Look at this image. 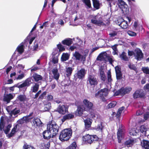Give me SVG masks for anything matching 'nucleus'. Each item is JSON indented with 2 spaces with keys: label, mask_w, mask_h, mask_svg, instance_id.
Instances as JSON below:
<instances>
[{
  "label": "nucleus",
  "mask_w": 149,
  "mask_h": 149,
  "mask_svg": "<svg viewBox=\"0 0 149 149\" xmlns=\"http://www.w3.org/2000/svg\"><path fill=\"white\" fill-rule=\"evenodd\" d=\"M72 134V130L70 128L65 129L60 133L59 139L62 141H67L71 138Z\"/></svg>",
  "instance_id": "nucleus-1"
},
{
  "label": "nucleus",
  "mask_w": 149,
  "mask_h": 149,
  "mask_svg": "<svg viewBox=\"0 0 149 149\" xmlns=\"http://www.w3.org/2000/svg\"><path fill=\"white\" fill-rule=\"evenodd\" d=\"M47 129L50 131L52 134V138H53L58 133L59 127L54 121L52 120L47 124Z\"/></svg>",
  "instance_id": "nucleus-2"
},
{
  "label": "nucleus",
  "mask_w": 149,
  "mask_h": 149,
  "mask_svg": "<svg viewBox=\"0 0 149 149\" xmlns=\"http://www.w3.org/2000/svg\"><path fill=\"white\" fill-rule=\"evenodd\" d=\"M108 94V89L107 88H104L100 89L96 93L95 97L96 98L100 99L102 101L106 102L107 100L105 97Z\"/></svg>",
  "instance_id": "nucleus-3"
},
{
  "label": "nucleus",
  "mask_w": 149,
  "mask_h": 149,
  "mask_svg": "<svg viewBox=\"0 0 149 149\" xmlns=\"http://www.w3.org/2000/svg\"><path fill=\"white\" fill-rule=\"evenodd\" d=\"M98 138L96 135L86 134L82 137L84 142L86 144H91L94 141H97Z\"/></svg>",
  "instance_id": "nucleus-4"
},
{
  "label": "nucleus",
  "mask_w": 149,
  "mask_h": 149,
  "mask_svg": "<svg viewBox=\"0 0 149 149\" xmlns=\"http://www.w3.org/2000/svg\"><path fill=\"white\" fill-rule=\"evenodd\" d=\"M146 93L142 89L136 90L132 95L134 99L138 98L145 99L146 97Z\"/></svg>",
  "instance_id": "nucleus-5"
},
{
  "label": "nucleus",
  "mask_w": 149,
  "mask_h": 149,
  "mask_svg": "<svg viewBox=\"0 0 149 149\" xmlns=\"http://www.w3.org/2000/svg\"><path fill=\"white\" fill-rule=\"evenodd\" d=\"M132 90V88L130 86H127L125 88L122 87L115 93L116 95H120L123 96L129 93Z\"/></svg>",
  "instance_id": "nucleus-6"
},
{
  "label": "nucleus",
  "mask_w": 149,
  "mask_h": 149,
  "mask_svg": "<svg viewBox=\"0 0 149 149\" xmlns=\"http://www.w3.org/2000/svg\"><path fill=\"white\" fill-rule=\"evenodd\" d=\"M97 15L93 16L92 19H91V22L93 24L99 26L104 25L105 24L102 20V17H100L98 19H97Z\"/></svg>",
  "instance_id": "nucleus-7"
},
{
  "label": "nucleus",
  "mask_w": 149,
  "mask_h": 149,
  "mask_svg": "<svg viewBox=\"0 0 149 149\" xmlns=\"http://www.w3.org/2000/svg\"><path fill=\"white\" fill-rule=\"evenodd\" d=\"M83 105H81L83 108L84 109H85V111H90L93 109V104L92 103L90 102L86 99H84L83 101Z\"/></svg>",
  "instance_id": "nucleus-8"
},
{
  "label": "nucleus",
  "mask_w": 149,
  "mask_h": 149,
  "mask_svg": "<svg viewBox=\"0 0 149 149\" xmlns=\"http://www.w3.org/2000/svg\"><path fill=\"white\" fill-rule=\"evenodd\" d=\"M88 81L91 86L95 87L98 84V81L94 75H90L88 78Z\"/></svg>",
  "instance_id": "nucleus-9"
},
{
  "label": "nucleus",
  "mask_w": 149,
  "mask_h": 149,
  "mask_svg": "<svg viewBox=\"0 0 149 149\" xmlns=\"http://www.w3.org/2000/svg\"><path fill=\"white\" fill-rule=\"evenodd\" d=\"M68 108L65 105H59L57 108L56 111L59 113L64 115L68 112Z\"/></svg>",
  "instance_id": "nucleus-10"
},
{
  "label": "nucleus",
  "mask_w": 149,
  "mask_h": 149,
  "mask_svg": "<svg viewBox=\"0 0 149 149\" xmlns=\"http://www.w3.org/2000/svg\"><path fill=\"white\" fill-rule=\"evenodd\" d=\"M76 110L74 112V114L76 116H81L83 114V112L85 111V109L81 105L77 106Z\"/></svg>",
  "instance_id": "nucleus-11"
},
{
  "label": "nucleus",
  "mask_w": 149,
  "mask_h": 149,
  "mask_svg": "<svg viewBox=\"0 0 149 149\" xmlns=\"http://www.w3.org/2000/svg\"><path fill=\"white\" fill-rule=\"evenodd\" d=\"M134 51L136 54V59L138 61L141 60L143 58L144 54L142 51L139 48H136L134 50Z\"/></svg>",
  "instance_id": "nucleus-12"
},
{
  "label": "nucleus",
  "mask_w": 149,
  "mask_h": 149,
  "mask_svg": "<svg viewBox=\"0 0 149 149\" xmlns=\"http://www.w3.org/2000/svg\"><path fill=\"white\" fill-rule=\"evenodd\" d=\"M135 143V140L132 137H130L127 139L124 143L125 147H132Z\"/></svg>",
  "instance_id": "nucleus-13"
},
{
  "label": "nucleus",
  "mask_w": 149,
  "mask_h": 149,
  "mask_svg": "<svg viewBox=\"0 0 149 149\" xmlns=\"http://www.w3.org/2000/svg\"><path fill=\"white\" fill-rule=\"evenodd\" d=\"M86 74L85 69L84 68H81L76 73L77 77L80 79H82L84 77Z\"/></svg>",
  "instance_id": "nucleus-14"
},
{
  "label": "nucleus",
  "mask_w": 149,
  "mask_h": 149,
  "mask_svg": "<svg viewBox=\"0 0 149 149\" xmlns=\"http://www.w3.org/2000/svg\"><path fill=\"white\" fill-rule=\"evenodd\" d=\"M85 127L86 130H88L91 127L93 120L89 118H87L84 120Z\"/></svg>",
  "instance_id": "nucleus-15"
},
{
  "label": "nucleus",
  "mask_w": 149,
  "mask_h": 149,
  "mask_svg": "<svg viewBox=\"0 0 149 149\" xmlns=\"http://www.w3.org/2000/svg\"><path fill=\"white\" fill-rule=\"evenodd\" d=\"M74 69V68L71 67L66 68L65 74L67 78L70 79Z\"/></svg>",
  "instance_id": "nucleus-16"
},
{
  "label": "nucleus",
  "mask_w": 149,
  "mask_h": 149,
  "mask_svg": "<svg viewBox=\"0 0 149 149\" xmlns=\"http://www.w3.org/2000/svg\"><path fill=\"white\" fill-rule=\"evenodd\" d=\"M52 133L49 130L47 129L44 131L42 133L43 137L45 139L48 140L52 137Z\"/></svg>",
  "instance_id": "nucleus-17"
},
{
  "label": "nucleus",
  "mask_w": 149,
  "mask_h": 149,
  "mask_svg": "<svg viewBox=\"0 0 149 149\" xmlns=\"http://www.w3.org/2000/svg\"><path fill=\"white\" fill-rule=\"evenodd\" d=\"M74 117V114L72 113H68L64 115L61 119V121L62 123L64 122L66 120H70L73 119Z\"/></svg>",
  "instance_id": "nucleus-18"
},
{
  "label": "nucleus",
  "mask_w": 149,
  "mask_h": 149,
  "mask_svg": "<svg viewBox=\"0 0 149 149\" xmlns=\"http://www.w3.org/2000/svg\"><path fill=\"white\" fill-rule=\"evenodd\" d=\"M32 81H33L32 77H31L27 78L22 83V86H23V87L29 86L31 84L33 83Z\"/></svg>",
  "instance_id": "nucleus-19"
},
{
  "label": "nucleus",
  "mask_w": 149,
  "mask_h": 149,
  "mask_svg": "<svg viewBox=\"0 0 149 149\" xmlns=\"http://www.w3.org/2000/svg\"><path fill=\"white\" fill-rule=\"evenodd\" d=\"M120 20L121 22H120V23H119V22H118V25L123 29H126L127 28L128 25L127 22L125 21L123 19H121Z\"/></svg>",
  "instance_id": "nucleus-20"
},
{
  "label": "nucleus",
  "mask_w": 149,
  "mask_h": 149,
  "mask_svg": "<svg viewBox=\"0 0 149 149\" xmlns=\"http://www.w3.org/2000/svg\"><path fill=\"white\" fill-rule=\"evenodd\" d=\"M148 128L147 125H143L140 126L139 127V131L142 133L143 135L146 136V132Z\"/></svg>",
  "instance_id": "nucleus-21"
},
{
  "label": "nucleus",
  "mask_w": 149,
  "mask_h": 149,
  "mask_svg": "<svg viewBox=\"0 0 149 149\" xmlns=\"http://www.w3.org/2000/svg\"><path fill=\"white\" fill-rule=\"evenodd\" d=\"M123 130L121 128H119L117 133V139L118 142L120 143L121 142L122 140V134Z\"/></svg>",
  "instance_id": "nucleus-22"
},
{
  "label": "nucleus",
  "mask_w": 149,
  "mask_h": 149,
  "mask_svg": "<svg viewBox=\"0 0 149 149\" xmlns=\"http://www.w3.org/2000/svg\"><path fill=\"white\" fill-rule=\"evenodd\" d=\"M73 43L72 39L70 38H68L63 40L62 43L63 45L70 46Z\"/></svg>",
  "instance_id": "nucleus-23"
},
{
  "label": "nucleus",
  "mask_w": 149,
  "mask_h": 149,
  "mask_svg": "<svg viewBox=\"0 0 149 149\" xmlns=\"http://www.w3.org/2000/svg\"><path fill=\"white\" fill-rule=\"evenodd\" d=\"M13 97L12 94L11 93H9L7 94L6 96H4L3 97V100L4 101H6L7 103H9L10 100L13 99Z\"/></svg>",
  "instance_id": "nucleus-24"
},
{
  "label": "nucleus",
  "mask_w": 149,
  "mask_h": 149,
  "mask_svg": "<svg viewBox=\"0 0 149 149\" xmlns=\"http://www.w3.org/2000/svg\"><path fill=\"white\" fill-rule=\"evenodd\" d=\"M31 77L33 78L34 81L36 82H38L39 81L41 80L42 79V77L41 75L36 73H34Z\"/></svg>",
  "instance_id": "nucleus-25"
},
{
  "label": "nucleus",
  "mask_w": 149,
  "mask_h": 149,
  "mask_svg": "<svg viewBox=\"0 0 149 149\" xmlns=\"http://www.w3.org/2000/svg\"><path fill=\"white\" fill-rule=\"evenodd\" d=\"M141 145L143 148H149V141L143 139L141 142Z\"/></svg>",
  "instance_id": "nucleus-26"
},
{
  "label": "nucleus",
  "mask_w": 149,
  "mask_h": 149,
  "mask_svg": "<svg viewBox=\"0 0 149 149\" xmlns=\"http://www.w3.org/2000/svg\"><path fill=\"white\" fill-rule=\"evenodd\" d=\"M56 53L54 52L52 53V62L54 64L58 63V56H56Z\"/></svg>",
  "instance_id": "nucleus-27"
},
{
  "label": "nucleus",
  "mask_w": 149,
  "mask_h": 149,
  "mask_svg": "<svg viewBox=\"0 0 149 149\" xmlns=\"http://www.w3.org/2000/svg\"><path fill=\"white\" fill-rule=\"evenodd\" d=\"M70 55L68 53H63L61 57V61H65L68 60L70 58Z\"/></svg>",
  "instance_id": "nucleus-28"
},
{
  "label": "nucleus",
  "mask_w": 149,
  "mask_h": 149,
  "mask_svg": "<svg viewBox=\"0 0 149 149\" xmlns=\"http://www.w3.org/2000/svg\"><path fill=\"white\" fill-rule=\"evenodd\" d=\"M33 122L34 125L36 126H40L42 123L40 119L38 118H34Z\"/></svg>",
  "instance_id": "nucleus-29"
},
{
  "label": "nucleus",
  "mask_w": 149,
  "mask_h": 149,
  "mask_svg": "<svg viewBox=\"0 0 149 149\" xmlns=\"http://www.w3.org/2000/svg\"><path fill=\"white\" fill-rule=\"evenodd\" d=\"M119 57L122 60L126 61H128V58L127 56V53L124 52H123L119 55Z\"/></svg>",
  "instance_id": "nucleus-30"
},
{
  "label": "nucleus",
  "mask_w": 149,
  "mask_h": 149,
  "mask_svg": "<svg viewBox=\"0 0 149 149\" xmlns=\"http://www.w3.org/2000/svg\"><path fill=\"white\" fill-rule=\"evenodd\" d=\"M93 5L94 8L96 10H98L100 8V3L97 0H92Z\"/></svg>",
  "instance_id": "nucleus-31"
},
{
  "label": "nucleus",
  "mask_w": 149,
  "mask_h": 149,
  "mask_svg": "<svg viewBox=\"0 0 149 149\" xmlns=\"http://www.w3.org/2000/svg\"><path fill=\"white\" fill-rule=\"evenodd\" d=\"M82 1L86 6V8L87 9L92 8L90 0H82Z\"/></svg>",
  "instance_id": "nucleus-32"
},
{
  "label": "nucleus",
  "mask_w": 149,
  "mask_h": 149,
  "mask_svg": "<svg viewBox=\"0 0 149 149\" xmlns=\"http://www.w3.org/2000/svg\"><path fill=\"white\" fill-rule=\"evenodd\" d=\"M17 98L21 102H24L27 101L26 97L24 94L20 95H18Z\"/></svg>",
  "instance_id": "nucleus-33"
},
{
  "label": "nucleus",
  "mask_w": 149,
  "mask_h": 149,
  "mask_svg": "<svg viewBox=\"0 0 149 149\" xmlns=\"http://www.w3.org/2000/svg\"><path fill=\"white\" fill-rule=\"evenodd\" d=\"M20 112L19 109H17V108H15L14 109L11 111L9 113L10 116L11 117L13 115H15L19 113Z\"/></svg>",
  "instance_id": "nucleus-34"
},
{
  "label": "nucleus",
  "mask_w": 149,
  "mask_h": 149,
  "mask_svg": "<svg viewBox=\"0 0 149 149\" xmlns=\"http://www.w3.org/2000/svg\"><path fill=\"white\" fill-rule=\"evenodd\" d=\"M102 123L101 122L100 124H98L97 126H95L94 129L97 131H99L100 130L101 131H102L103 129L104 126L102 125Z\"/></svg>",
  "instance_id": "nucleus-35"
},
{
  "label": "nucleus",
  "mask_w": 149,
  "mask_h": 149,
  "mask_svg": "<svg viewBox=\"0 0 149 149\" xmlns=\"http://www.w3.org/2000/svg\"><path fill=\"white\" fill-rule=\"evenodd\" d=\"M24 45L21 44L20 45L18 46L17 48V52L20 54H22L24 52Z\"/></svg>",
  "instance_id": "nucleus-36"
},
{
  "label": "nucleus",
  "mask_w": 149,
  "mask_h": 149,
  "mask_svg": "<svg viewBox=\"0 0 149 149\" xmlns=\"http://www.w3.org/2000/svg\"><path fill=\"white\" fill-rule=\"evenodd\" d=\"M39 85L37 83H35L34 85L32 87V92L36 93L38 90Z\"/></svg>",
  "instance_id": "nucleus-37"
},
{
  "label": "nucleus",
  "mask_w": 149,
  "mask_h": 149,
  "mask_svg": "<svg viewBox=\"0 0 149 149\" xmlns=\"http://www.w3.org/2000/svg\"><path fill=\"white\" fill-rule=\"evenodd\" d=\"M125 109V107L123 106L120 108L118 110L117 113L116 114V116L117 118H119L121 114V113L122 111L123 110Z\"/></svg>",
  "instance_id": "nucleus-38"
},
{
  "label": "nucleus",
  "mask_w": 149,
  "mask_h": 149,
  "mask_svg": "<svg viewBox=\"0 0 149 149\" xmlns=\"http://www.w3.org/2000/svg\"><path fill=\"white\" fill-rule=\"evenodd\" d=\"M81 54L78 52L75 51L73 54V56L75 58L76 60H80L81 57Z\"/></svg>",
  "instance_id": "nucleus-39"
},
{
  "label": "nucleus",
  "mask_w": 149,
  "mask_h": 149,
  "mask_svg": "<svg viewBox=\"0 0 149 149\" xmlns=\"http://www.w3.org/2000/svg\"><path fill=\"white\" fill-rule=\"evenodd\" d=\"M51 107V103L48 102L44 105V109L45 111H48L49 110Z\"/></svg>",
  "instance_id": "nucleus-40"
},
{
  "label": "nucleus",
  "mask_w": 149,
  "mask_h": 149,
  "mask_svg": "<svg viewBox=\"0 0 149 149\" xmlns=\"http://www.w3.org/2000/svg\"><path fill=\"white\" fill-rule=\"evenodd\" d=\"M117 103V102L115 101H112L107 105V107L109 109L113 108L115 106Z\"/></svg>",
  "instance_id": "nucleus-41"
},
{
  "label": "nucleus",
  "mask_w": 149,
  "mask_h": 149,
  "mask_svg": "<svg viewBox=\"0 0 149 149\" xmlns=\"http://www.w3.org/2000/svg\"><path fill=\"white\" fill-rule=\"evenodd\" d=\"M57 46L60 52H63L65 50V48L62 45L61 43L57 45Z\"/></svg>",
  "instance_id": "nucleus-42"
},
{
  "label": "nucleus",
  "mask_w": 149,
  "mask_h": 149,
  "mask_svg": "<svg viewBox=\"0 0 149 149\" xmlns=\"http://www.w3.org/2000/svg\"><path fill=\"white\" fill-rule=\"evenodd\" d=\"M77 147L76 143L75 141H74L68 146V149H76Z\"/></svg>",
  "instance_id": "nucleus-43"
},
{
  "label": "nucleus",
  "mask_w": 149,
  "mask_h": 149,
  "mask_svg": "<svg viewBox=\"0 0 149 149\" xmlns=\"http://www.w3.org/2000/svg\"><path fill=\"white\" fill-rule=\"evenodd\" d=\"M141 70L144 73L149 74V68L148 67H143L141 68Z\"/></svg>",
  "instance_id": "nucleus-44"
},
{
  "label": "nucleus",
  "mask_w": 149,
  "mask_h": 149,
  "mask_svg": "<svg viewBox=\"0 0 149 149\" xmlns=\"http://www.w3.org/2000/svg\"><path fill=\"white\" fill-rule=\"evenodd\" d=\"M12 125L11 124H9L8 125L5 130H3L4 133L6 134H7L9 132L10 130V128L11 127Z\"/></svg>",
  "instance_id": "nucleus-45"
},
{
  "label": "nucleus",
  "mask_w": 149,
  "mask_h": 149,
  "mask_svg": "<svg viewBox=\"0 0 149 149\" xmlns=\"http://www.w3.org/2000/svg\"><path fill=\"white\" fill-rule=\"evenodd\" d=\"M112 80L111 72L110 71H109L107 72V81L109 83L111 82Z\"/></svg>",
  "instance_id": "nucleus-46"
},
{
  "label": "nucleus",
  "mask_w": 149,
  "mask_h": 149,
  "mask_svg": "<svg viewBox=\"0 0 149 149\" xmlns=\"http://www.w3.org/2000/svg\"><path fill=\"white\" fill-rule=\"evenodd\" d=\"M127 33L130 36H136V33L131 31L129 30L127 31Z\"/></svg>",
  "instance_id": "nucleus-47"
},
{
  "label": "nucleus",
  "mask_w": 149,
  "mask_h": 149,
  "mask_svg": "<svg viewBox=\"0 0 149 149\" xmlns=\"http://www.w3.org/2000/svg\"><path fill=\"white\" fill-rule=\"evenodd\" d=\"M116 78L117 80H120L123 78L122 73L121 72L116 73Z\"/></svg>",
  "instance_id": "nucleus-48"
},
{
  "label": "nucleus",
  "mask_w": 149,
  "mask_h": 149,
  "mask_svg": "<svg viewBox=\"0 0 149 149\" xmlns=\"http://www.w3.org/2000/svg\"><path fill=\"white\" fill-rule=\"evenodd\" d=\"M105 55H103L102 54H100L97 56V60L101 61L102 59L104 58Z\"/></svg>",
  "instance_id": "nucleus-49"
},
{
  "label": "nucleus",
  "mask_w": 149,
  "mask_h": 149,
  "mask_svg": "<svg viewBox=\"0 0 149 149\" xmlns=\"http://www.w3.org/2000/svg\"><path fill=\"white\" fill-rule=\"evenodd\" d=\"M39 45L38 44V43H35L34 45L32 48V50L33 51H35L37 50V49L38 48Z\"/></svg>",
  "instance_id": "nucleus-50"
},
{
  "label": "nucleus",
  "mask_w": 149,
  "mask_h": 149,
  "mask_svg": "<svg viewBox=\"0 0 149 149\" xmlns=\"http://www.w3.org/2000/svg\"><path fill=\"white\" fill-rule=\"evenodd\" d=\"M47 93V92L46 91L43 92L39 97V99H43L44 98V97L46 95Z\"/></svg>",
  "instance_id": "nucleus-51"
},
{
  "label": "nucleus",
  "mask_w": 149,
  "mask_h": 149,
  "mask_svg": "<svg viewBox=\"0 0 149 149\" xmlns=\"http://www.w3.org/2000/svg\"><path fill=\"white\" fill-rule=\"evenodd\" d=\"M115 70L116 73L121 72V68L118 66L115 67Z\"/></svg>",
  "instance_id": "nucleus-52"
},
{
  "label": "nucleus",
  "mask_w": 149,
  "mask_h": 149,
  "mask_svg": "<svg viewBox=\"0 0 149 149\" xmlns=\"http://www.w3.org/2000/svg\"><path fill=\"white\" fill-rule=\"evenodd\" d=\"M105 57L107 58L109 63L110 64H112L113 63V61L112 58L110 57V56H107V55H105Z\"/></svg>",
  "instance_id": "nucleus-53"
},
{
  "label": "nucleus",
  "mask_w": 149,
  "mask_h": 149,
  "mask_svg": "<svg viewBox=\"0 0 149 149\" xmlns=\"http://www.w3.org/2000/svg\"><path fill=\"white\" fill-rule=\"evenodd\" d=\"M143 89L147 92H149V83L146 84L144 86Z\"/></svg>",
  "instance_id": "nucleus-54"
},
{
  "label": "nucleus",
  "mask_w": 149,
  "mask_h": 149,
  "mask_svg": "<svg viewBox=\"0 0 149 149\" xmlns=\"http://www.w3.org/2000/svg\"><path fill=\"white\" fill-rule=\"evenodd\" d=\"M129 68L131 70H136V67L134 64H130L128 65Z\"/></svg>",
  "instance_id": "nucleus-55"
},
{
  "label": "nucleus",
  "mask_w": 149,
  "mask_h": 149,
  "mask_svg": "<svg viewBox=\"0 0 149 149\" xmlns=\"http://www.w3.org/2000/svg\"><path fill=\"white\" fill-rule=\"evenodd\" d=\"M127 5L126 4L124 5V6H120V7L122 8V10L124 12L125 11H126L127 10Z\"/></svg>",
  "instance_id": "nucleus-56"
},
{
  "label": "nucleus",
  "mask_w": 149,
  "mask_h": 149,
  "mask_svg": "<svg viewBox=\"0 0 149 149\" xmlns=\"http://www.w3.org/2000/svg\"><path fill=\"white\" fill-rule=\"evenodd\" d=\"M117 34V33L115 31H113L112 32L109 33V35L111 37L116 36Z\"/></svg>",
  "instance_id": "nucleus-57"
},
{
  "label": "nucleus",
  "mask_w": 149,
  "mask_h": 149,
  "mask_svg": "<svg viewBox=\"0 0 149 149\" xmlns=\"http://www.w3.org/2000/svg\"><path fill=\"white\" fill-rule=\"evenodd\" d=\"M16 132V131H14L12 130L10 133L8 134V135L9 138H10L11 137H12L15 134Z\"/></svg>",
  "instance_id": "nucleus-58"
},
{
  "label": "nucleus",
  "mask_w": 149,
  "mask_h": 149,
  "mask_svg": "<svg viewBox=\"0 0 149 149\" xmlns=\"http://www.w3.org/2000/svg\"><path fill=\"white\" fill-rule=\"evenodd\" d=\"M149 118V112L145 113L144 114V119L146 120Z\"/></svg>",
  "instance_id": "nucleus-59"
},
{
  "label": "nucleus",
  "mask_w": 149,
  "mask_h": 149,
  "mask_svg": "<svg viewBox=\"0 0 149 149\" xmlns=\"http://www.w3.org/2000/svg\"><path fill=\"white\" fill-rule=\"evenodd\" d=\"M47 99L48 101H52L53 100V97L52 95H47Z\"/></svg>",
  "instance_id": "nucleus-60"
},
{
  "label": "nucleus",
  "mask_w": 149,
  "mask_h": 149,
  "mask_svg": "<svg viewBox=\"0 0 149 149\" xmlns=\"http://www.w3.org/2000/svg\"><path fill=\"white\" fill-rule=\"evenodd\" d=\"M41 90H40L35 95L34 97H33V98L34 99H37V97H38L39 95L41 93Z\"/></svg>",
  "instance_id": "nucleus-61"
},
{
  "label": "nucleus",
  "mask_w": 149,
  "mask_h": 149,
  "mask_svg": "<svg viewBox=\"0 0 149 149\" xmlns=\"http://www.w3.org/2000/svg\"><path fill=\"white\" fill-rule=\"evenodd\" d=\"M24 77V75L23 73L21 74L18 75L17 77L16 78L17 80H19L22 79Z\"/></svg>",
  "instance_id": "nucleus-62"
},
{
  "label": "nucleus",
  "mask_w": 149,
  "mask_h": 149,
  "mask_svg": "<svg viewBox=\"0 0 149 149\" xmlns=\"http://www.w3.org/2000/svg\"><path fill=\"white\" fill-rule=\"evenodd\" d=\"M100 76L101 80L103 82H104L107 79V78L105 75L104 74Z\"/></svg>",
  "instance_id": "nucleus-63"
},
{
  "label": "nucleus",
  "mask_w": 149,
  "mask_h": 149,
  "mask_svg": "<svg viewBox=\"0 0 149 149\" xmlns=\"http://www.w3.org/2000/svg\"><path fill=\"white\" fill-rule=\"evenodd\" d=\"M19 83H17V84H15L14 85V87H17L19 88H23V86H22V84H21L20 85H19Z\"/></svg>",
  "instance_id": "nucleus-64"
}]
</instances>
